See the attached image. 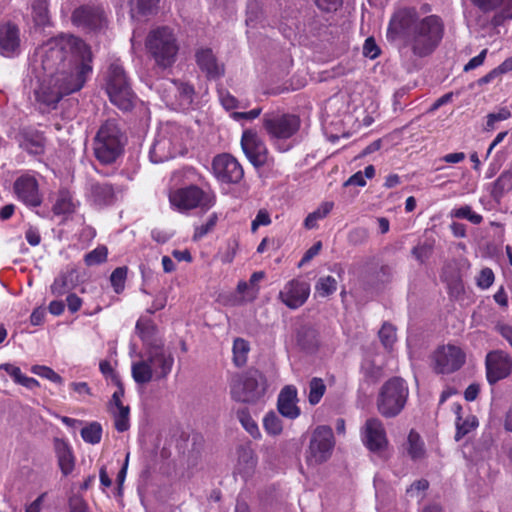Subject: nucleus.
Returning a JSON list of instances; mask_svg holds the SVG:
<instances>
[{
    "label": "nucleus",
    "instance_id": "nucleus-1",
    "mask_svg": "<svg viewBox=\"0 0 512 512\" xmlns=\"http://www.w3.org/2000/svg\"><path fill=\"white\" fill-rule=\"evenodd\" d=\"M92 56L84 41L75 36L55 39L45 45L42 69L46 77L35 91L36 100L46 109H55L63 96L80 90L91 71Z\"/></svg>",
    "mask_w": 512,
    "mask_h": 512
},
{
    "label": "nucleus",
    "instance_id": "nucleus-2",
    "mask_svg": "<svg viewBox=\"0 0 512 512\" xmlns=\"http://www.w3.org/2000/svg\"><path fill=\"white\" fill-rule=\"evenodd\" d=\"M444 35V23L437 15L421 18L415 8H401L392 15L387 37L400 40L418 57L430 55Z\"/></svg>",
    "mask_w": 512,
    "mask_h": 512
},
{
    "label": "nucleus",
    "instance_id": "nucleus-3",
    "mask_svg": "<svg viewBox=\"0 0 512 512\" xmlns=\"http://www.w3.org/2000/svg\"><path fill=\"white\" fill-rule=\"evenodd\" d=\"M145 48L158 67L167 69L176 62L180 45L174 31L161 26L148 33Z\"/></svg>",
    "mask_w": 512,
    "mask_h": 512
},
{
    "label": "nucleus",
    "instance_id": "nucleus-4",
    "mask_svg": "<svg viewBox=\"0 0 512 512\" xmlns=\"http://www.w3.org/2000/svg\"><path fill=\"white\" fill-rule=\"evenodd\" d=\"M126 137L114 120H107L94 138V154L103 164H111L122 154Z\"/></svg>",
    "mask_w": 512,
    "mask_h": 512
},
{
    "label": "nucleus",
    "instance_id": "nucleus-5",
    "mask_svg": "<svg viewBox=\"0 0 512 512\" xmlns=\"http://www.w3.org/2000/svg\"><path fill=\"white\" fill-rule=\"evenodd\" d=\"M267 390L266 376L257 369H248L233 379L231 397L237 402L256 404L264 398Z\"/></svg>",
    "mask_w": 512,
    "mask_h": 512
},
{
    "label": "nucleus",
    "instance_id": "nucleus-6",
    "mask_svg": "<svg viewBox=\"0 0 512 512\" xmlns=\"http://www.w3.org/2000/svg\"><path fill=\"white\" fill-rule=\"evenodd\" d=\"M409 395L408 386L400 377H392L380 388L376 405L384 418H394L404 409Z\"/></svg>",
    "mask_w": 512,
    "mask_h": 512
},
{
    "label": "nucleus",
    "instance_id": "nucleus-7",
    "mask_svg": "<svg viewBox=\"0 0 512 512\" xmlns=\"http://www.w3.org/2000/svg\"><path fill=\"white\" fill-rule=\"evenodd\" d=\"M106 91L110 101L123 111H129L134 105V93L124 68L117 62L109 66L106 81Z\"/></svg>",
    "mask_w": 512,
    "mask_h": 512
},
{
    "label": "nucleus",
    "instance_id": "nucleus-8",
    "mask_svg": "<svg viewBox=\"0 0 512 512\" xmlns=\"http://www.w3.org/2000/svg\"><path fill=\"white\" fill-rule=\"evenodd\" d=\"M301 120L295 114L268 113L263 117V127L271 139L286 140L300 129Z\"/></svg>",
    "mask_w": 512,
    "mask_h": 512
},
{
    "label": "nucleus",
    "instance_id": "nucleus-9",
    "mask_svg": "<svg viewBox=\"0 0 512 512\" xmlns=\"http://www.w3.org/2000/svg\"><path fill=\"white\" fill-rule=\"evenodd\" d=\"M334 447L333 431L328 426L317 427L311 437L306 460L310 465H318L328 460Z\"/></svg>",
    "mask_w": 512,
    "mask_h": 512
},
{
    "label": "nucleus",
    "instance_id": "nucleus-10",
    "mask_svg": "<svg viewBox=\"0 0 512 512\" xmlns=\"http://www.w3.org/2000/svg\"><path fill=\"white\" fill-rule=\"evenodd\" d=\"M169 199L171 204L179 210H190L198 206L209 208L214 204L212 197L194 185L172 192Z\"/></svg>",
    "mask_w": 512,
    "mask_h": 512
},
{
    "label": "nucleus",
    "instance_id": "nucleus-11",
    "mask_svg": "<svg viewBox=\"0 0 512 512\" xmlns=\"http://www.w3.org/2000/svg\"><path fill=\"white\" fill-rule=\"evenodd\" d=\"M437 373L450 374L459 370L465 363V353L455 345L440 346L433 355Z\"/></svg>",
    "mask_w": 512,
    "mask_h": 512
},
{
    "label": "nucleus",
    "instance_id": "nucleus-12",
    "mask_svg": "<svg viewBox=\"0 0 512 512\" xmlns=\"http://www.w3.org/2000/svg\"><path fill=\"white\" fill-rule=\"evenodd\" d=\"M486 378L490 385L509 377L512 373V358L502 350H493L485 358Z\"/></svg>",
    "mask_w": 512,
    "mask_h": 512
},
{
    "label": "nucleus",
    "instance_id": "nucleus-13",
    "mask_svg": "<svg viewBox=\"0 0 512 512\" xmlns=\"http://www.w3.org/2000/svg\"><path fill=\"white\" fill-rule=\"evenodd\" d=\"M212 169L215 177L224 183H238L244 176L241 164L230 154L214 157Z\"/></svg>",
    "mask_w": 512,
    "mask_h": 512
},
{
    "label": "nucleus",
    "instance_id": "nucleus-14",
    "mask_svg": "<svg viewBox=\"0 0 512 512\" xmlns=\"http://www.w3.org/2000/svg\"><path fill=\"white\" fill-rule=\"evenodd\" d=\"M72 22L78 27L100 31L107 26L104 10L99 6L84 5L74 10Z\"/></svg>",
    "mask_w": 512,
    "mask_h": 512
},
{
    "label": "nucleus",
    "instance_id": "nucleus-15",
    "mask_svg": "<svg viewBox=\"0 0 512 512\" xmlns=\"http://www.w3.org/2000/svg\"><path fill=\"white\" fill-rule=\"evenodd\" d=\"M241 147L247 159L254 167H262L267 162V147L255 131L245 130L243 132Z\"/></svg>",
    "mask_w": 512,
    "mask_h": 512
},
{
    "label": "nucleus",
    "instance_id": "nucleus-16",
    "mask_svg": "<svg viewBox=\"0 0 512 512\" xmlns=\"http://www.w3.org/2000/svg\"><path fill=\"white\" fill-rule=\"evenodd\" d=\"M364 445L372 452H381L388 445L386 431L378 418H369L362 427Z\"/></svg>",
    "mask_w": 512,
    "mask_h": 512
},
{
    "label": "nucleus",
    "instance_id": "nucleus-17",
    "mask_svg": "<svg viewBox=\"0 0 512 512\" xmlns=\"http://www.w3.org/2000/svg\"><path fill=\"white\" fill-rule=\"evenodd\" d=\"M482 13L495 12L491 19L494 27L502 26L505 21L512 20V0H469Z\"/></svg>",
    "mask_w": 512,
    "mask_h": 512
},
{
    "label": "nucleus",
    "instance_id": "nucleus-18",
    "mask_svg": "<svg viewBox=\"0 0 512 512\" xmlns=\"http://www.w3.org/2000/svg\"><path fill=\"white\" fill-rule=\"evenodd\" d=\"M310 295V285L305 281L292 279L279 292V299L290 309L304 305Z\"/></svg>",
    "mask_w": 512,
    "mask_h": 512
},
{
    "label": "nucleus",
    "instance_id": "nucleus-19",
    "mask_svg": "<svg viewBox=\"0 0 512 512\" xmlns=\"http://www.w3.org/2000/svg\"><path fill=\"white\" fill-rule=\"evenodd\" d=\"M147 360L152 366L156 380L165 379L172 370L174 357L164 349L163 343H155L147 350Z\"/></svg>",
    "mask_w": 512,
    "mask_h": 512
},
{
    "label": "nucleus",
    "instance_id": "nucleus-20",
    "mask_svg": "<svg viewBox=\"0 0 512 512\" xmlns=\"http://www.w3.org/2000/svg\"><path fill=\"white\" fill-rule=\"evenodd\" d=\"M14 191L19 200L30 207H38L42 203L37 180L29 175L19 177L14 183Z\"/></svg>",
    "mask_w": 512,
    "mask_h": 512
},
{
    "label": "nucleus",
    "instance_id": "nucleus-21",
    "mask_svg": "<svg viewBox=\"0 0 512 512\" xmlns=\"http://www.w3.org/2000/svg\"><path fill=\"white\" fill-rule=\"evenodd\" d=\"M195 61L208 79H219L225 73L224 64L218 62L211 48H198L195 52Z\"/></svg>",
    "mask_w": 512,
    "mask_h": 512
},
{
    "label": "nucleus",
    "instance_id": "nucleus-22",
    "mask_svg": "<svg viewBox=\"0 0 512 512\" xmlns=\"http://www.w3.org/2000/svg\"><path fill=\"white\" fill-rule=\"evenodd\" d=\"M297 389L293 385L285 386L279 393L277 408L279 413L289 419H295L300 415L297 406Z\"/></svg>",
    "mask_w": 512,
    "mask_h": 512
},
{
    "label": "nucleus",
    "instance_id": "nucleus-23",
    "mask_svg": "<svg viewBox=\"0 0 512 512\" xmlns=\"http://www.w3.org/2000/svg\"><path fill=\"white\" fill-rule=\"evenodd\" d=\"M440 278L447 284L449 293L458 296L464 291L461 271L455 259L448 260L442 267Z\"/></svg>",
    "mask_w": 512,
    "mask_h": 512
},
{
    "label": "nucleus",
    "instance_id": "nucleus-24",
    "mask_svg": "<svg viewBox=\"0 0 512 512\" xmlns=\"http://www.w3.org/2000/svg\"><path fill=\"white\" fill-rule=\"evenodd\" d=\"M20 38L17 26L6 23L0 25V54L6 57L13 56L19 51Z\"/></svg>",
    "mask_w": 512,
    "mask_h": 512
},
{
    "label": "nucleus",
    "instance_id": "nucleus-25",
    "mask_svg": "<svg viewBox=\"0 0 512 512\" xmlns=\"http://www.w3.org/2000/svg\"><path fill=\"white\" fill-rule=\"evenodd\" d=\"M53 446L62 474L64 476L69 475L75 467V458L71 447L61 438H54Z\"/></svg>",
    "mask_w": 512,
    "mask_h": 512
},
{
    "label": "nucleus",
    "instance_id": "nucleus-26",
    "mask_svg": "<svg viewBox=\"0 0 512 512\" xmlns=\"http://www.w3.org/2000/svg\"><path fill=\"white\" fill-rule=\"evenodd\" d=\"M257 460L254 451L249 447H240L238 449V462L235 467V473L243 479L251 477L255 471Z\"/></svg>",
    "mask_w": 512,
    "mask_h": 512
},
{
    "label": "nucleus",
    "instance_id": "nucleus-27",
    "mask_svg": "<svg viewBox=\"0 0 512 512\" xmlns=\"http://www.w3.org/2000/svg\"><path fill=\"white\" fill-rule=\"evenodd\" d=\"M453 409H454V413L457 416L455 440L459 441L465 435H467L469 432H471L473 429H475L478 426V420H477L476 416L471 415L462 421V417H461L462 407L460 404H455Z\"/></svg>",
    "mask_w": 512,
    "mask_h": 512
},
{
    "label": "nucleus",
    "instance_id": "nucleus-28",
    "mask_svg": "<svg viewBox=\"0 0 512 512\" xmlns=\"http://www.w3.org/2000/svg\"><path fill=\"white\" fill-rule=\"evenodd\" d=\"M91 195L99 205H109L115 200V190L109 183H93L91 185Z\"/></svg>",
    "mask_w": 512,
    "mask_h": 512
},
{
    "label": "nucleus",
    "instance_id": "nucleus-29",
    "mask_svg": "<svg viewBox=\"0 0 512 512\" xmlns=\"http://www.w3.org/2000/svg\"><path fill=\"white\" fill-rule=\"evenodd\" d=\"M159 0H129L132 18L148 17L156 14Z\"/></svg>",
    "mask_w": 512,
    "mask_h": 512
},
{
    "label": "nucleus",
    "instance_id": "nucleus-30",
    "mask_svg": "<svg viewBox=\"0 0 512 512\" xmlns=\"http://www.w3.org/2000/svg\"><path fill=\"white\" fill-rule=\"evenodd\" d=\"M297 343L305 351L312 352L318 347V333L310 326H302L297 332Z\"/></svg>",
    "mask_w": 512,
    "mask_h": 512
},
{
    "label": "nucleus",
    "instance_id": "nucleus-31",
    "mask_svg": "<svg viewBox=\"0 0 512 512\" xmlns=\"http://www.w3.org/2000/svg\"><path fill=\"white\" fill-rule=\"evenodd\" d=\"M512 190V170H506L493 183L491 189V196L494 200L500 201V199L507 192Z\"/></svg>",
    "mask_w": 512,
    "mask_h": 512
},
{
    "label": "nucleus",
    "instance_id": "nucleus-32",
    "mask_svg": "<svg viewBox=\"0 0 512 512\" xmlns=\"http://www.w3.org/2000/svg\"><path fill=\"white\" fill-rule=\"evenodd\" d=\"M136 330L141 339L150 347L155 343H162L156 338L157 328L151 320L139 319L136 323Z\"/></svg>",
    "mask_w": 512,
    "mask_h": 512
},
{
    "label": "nucleus",
    "instance_id": "nucleus-33",
    "mask_svg": "<svg viewBox=\"0 0 512 512\" xmlns=\"http://www.w3.org/2000/svg\"><path fill=\"white\" fill-rule=\"evenodd\" d=\"M132 377L134 381L138 384H146L150 382L153 379V377L155 378L152 366L150 365L147 358L133 363Z\"/></svg>",
    "mask_w": 512,
    "mask_h": 512
},
{
    "label": "nucleus",
    "instance_id": "nucleus-34",
    "mask_svg": "<svg viewBox=\"0 0 512 512\" xmlns=\"http://www.w3.org/2000/svg\"><path fill=\"white\" fill-rule=\"evenodd\" d=\"M73 273L60 274L51 285V293L55 296H62L74 288Z\"/></svg>",
    "mask_w": 512,
    "mask_h": 512
},
{
    "label": "nucleus",
    "instance_id": "nucleus-35",
    "mask_svg": "<svg viewBox=\"0 0 512 512\" xmlns=\"http://www.w3.org/2000/svg\"><path fill=\"white\" fill-rule=\"evenodd\" d=\"M407 443V452L413 460H418L424 457V443L417 432H415L414 430H411L409 432Z\"/></svg>",
    "mask_w": 512,
    "mask_h": 512
},
{
    "label": "nucleus",
    "instance_id": "nucleus-36",
    "mask_svg": "<svg viewBox=\"0 0 512 512\" xmlns=\"http://www.w3.org/2000/svg\"><path fill=\"white\" fill-rule=\"evenodd\" d=\"M435 241L426 240L419 242L411 250L412 256L416 259L419 264H425L434 252Z\"/></svg>",
    "mask_w": 512,
    "mask_h": 512
},
{
    "label": "nucleus",
    "instance_id": "nucleus-37",
    "mask_svg": "<svg viewBox=\"0 0 512 512\" xmlns=\"http://www.w3.org/2000/svg\"><path fill=\"white\" fill-rule=\"evenodd\" d=\"M250 346L248 341L243 338H236L233 343V362L237 367L246 364Z\"/></svg>",
    "mask_w": 512,
    "mask_h": 512
},
{
    "label": "nucleus",
    "instance_id": "nucleus-38",
    "mask_svg": "<svg viewBox=\"0 0 512 512\" xmlns=\"http://www.w3.org/2000/svg\"><path fill=\"white\" fill-rule=\"evenodd\" d=\"M333 202L322 203L315 211L309 213L304 221V226L307 229L317 227V221L324 219L333 209Z\"/></svg>",
    "mask_w": 512,
    "mask_h": 512
},
{
    "label": "nucleus",
    "instance_id": "nucleus-39",
    "mask_svg": "<svg viewBox=\"0 0 512 512\" xmlns=\"http://www.w3.org/2000/svg\"><path fill=\"white\" fill-rule=\"evenodd\" d=\"M171 83L175 86L178 92L180 106L189 107L193 102V96L195 93L193 86L179 80H172Z\"/></svg>",
    "mask_w": 512,
    "mask_h": 512
},
{
    "label": "nucleus",
    "instance_id": "nucleus-40",
    "mask_svg": "<svg viewBox=\"0 0 512 512\" xmlns=\"http://www.w3.org/2000/svg\"><path fill=\"white\" fill-rule=\"evenodd\" d=\"M337 284L333 276H322L315 284V291L320 297H328L337 290Z\"/></svg>",
    "mask_w": 512,
    "mask_h": 512
},
{
    "label": "nucleus",
    "instance_id": "nucleus-41",
    "mask_svg": "<svg viewBox=\"0 0 512 512\" xmlns=\"http://www.w3.org/2000/svg\"><path fill=\"white\" fill-rule=\"evenodd\" d=\"M326 392V385L323 379L313 377L309 382L308 401L311 405H316Z\"/></svg>",
    "mask_w": 512,
    "mask_h": 512
},
{
    "label": "nucleus",
    "instance_id": "nucleus-42",
    "mask_svg": "<svg viewBox=\"0 0 512 512\" xmlns=\"http://www.w3.org/2000/svg\"><path fill=\"white\" fill-rule=\"evenodd\" d=\"M114 416V425L118 432L127 431L130 427L129 424V406L116 407L115 411H112Z\"/></svg>",
    "mask_w": 512,
    "mask_h": 512
},
{
    "label": "nucleus",
    "instance_id": "nucleus-43",
    "mask_svg": "<svg viewBox=\"0 0 512 512\" xmlns=\"http://www.w3.org/2000/svg\"><path fill=\"white\" fill-rule=\"evenodd\" d=\"M237 418L244 427V429L253 437H260V431L256 422L251 417L247 409H240L237 411Z\"/></svg>",
    "mask_w": 512,
    "mask_h": 512
},
{
    "label": "nucleus",
    "instance_id": "nucleus-44",
    "mask_svg": "<svg viewBox=\"0 0 512 512\" xmlns=\"http://www.w3.org/2000/svg\"><path fill=\"white\" fill-rule=\"evenodd\" d=\"M81 437L90 444H98L102 437V427L98 422H92L81 430Z\"/></svg>",
    "mask_w": 512,
    "mask_h": 512
},
{
    "label": "nucleus",
    "instance_id": "nucleus-45",
    "mask_svg": "<svg viewBox=\"0 0 512 512\" xmlns=\"http://www.w3.org/2000/svg\"><path fill=\"white\" fill-rule=\"evenodd\" d=\"M32 10L36 24L46 25L49 22V11L46 0H35L32 4Z\"/></svg>",
    "mask_w": 512,
    "mask_h": 512
},
{
    "label": "nucleus",
    "instance_id": "nucleus-46",
    "mask_svg": "<svg viewBox=\"0 0 512 512\" xmlns=\"http://www.w3.org/2000/svg\"><path fill=\"white\" fill-rule=\"evenodd\" d=\"M451 217L458 219H467L468 221L475 225L480 224L483 220V217L480 214L473 212L472 208L469 205H465L460 208L452 210Z\"/></svg>",
    "mask_w": 512,
    "mask_h": 512
},
{
    "label": "nucleus",
    "instance_id": "nucleus-47",
    "mask_svg": "<svg viewBox=\"0 0 512 512\" xmlns=\"http://www.w3.org/2000/svg\"><path fill=\"white\" fill-rule=\"evenodd\" d=\"M127 273L128 269L125 266L117 267L111 273L110 282L115 293L120 294L124 290Z\"/></svg>",
    "mask_w": 512,
    "mask_h": 512
},
{
    "label": "nucleus",
    "instance_id": "nucleus-48",
    "mask_svg": "<svg viewBox=\"0 0 512 512\" xmlns=\"http://www.w3.org/2000/svg\"><path fill=\"white\" fill-rule=\"evenodd\" d=\"M263 425L268 434L278 435L282 432V421L275 412H269L263 420Z\"/></svg>",
    "mask_w": 512,
    "mask_h": 512
},
{
    "label": "nucleus",
    "instance_id": "nucleus-49",
    "mask_svg": "<svg viewBox=\"0 0 512 512\" xmlns=\"http://www.w3.org/2000/svg\"><path fill=\"white\" fill-rule=\"evenodd\" d=\"M31 372L42 378L48 379L53 383L62 384V377L56 373L52 368L44 365H34L31 367Z\"/></svg>",
    "mask_w": 512,
    "mask_h": 512
},
{
    "label": "nucleus",
    "instance_id": "nucleus-50",
    "mask_svg": "<svg viewBox=\"0 0 512 512\" xmlns=\"http://www.w3.org/2000/svg\"><path fill=\"white\" fill-rule=\"evenodd\" d=\"M381 343L386 349H391L396 341V329L391 324H383L379 333Z\"/></svg>",
    "mask_w": 512,
    "mask_h": 512
},
{
    "label": "nucleus",
    "instance_id": "nucleus-51",
    "mask_svg": "<svg viewBox=\"0 0 512 512\" xmlns=\"http://www.w3.org/2000/svg\"><path fill=\"white\" fill-rule=\"evenodd\" d=\"M364 378L368 382L375 383L382 377V369L372 361H366L362 365Z\"/></svg>",
    "mask_w": 512,
    "mask_h": 512
},
{
    "label": "nucleus",
    "instance_id": "nucleus-52",
    "mask_svg": "<svg viewBox=\"0 0 512 512\" xmlns=\"http://www.w3.org/2000/svg\"><path fill=\"white\" fill-rule=\"evenodd\" d=\"M107 249L104 246L97 247L85 255V263L87 266H94L101 264L107 259Z\"/></svg>",
    "mask_w": 512,
    "mask_h": 512
},
{
    "label": "nucleus",
    "instance_id": "nucleus-53",
    "mask_svg": "<svg viewBox=\"0 0 512 512\" xmlns=\"http://www.w3.org/2000/svg\"><path fill=\"white\" fill-rule=\"evenodd\" d=\"M68 512H91L86 500L80 494L68 498Z\"/></svg>",
    "mask_w": 512,
    "mask_h": 512
},
{
    "label": "nucleus",
    "instance_id": "nucleus-54",
    "mask_svg": "<svg viewBox=\"0 0 512 512\" xmlns=\"http://www.w3.org/2000/svg\"><path fill=\"white\" fill-rule=\"evenodd\" d=\"M495 280L494 272L491 268L485 267L480 272L476 278V284L480 289H488L492 286Z\"/></svg>",
    "mask_w": 512,
    "mask_h": 512
},
{
    "label": "nucleus",
    "instance_id": "nucleus-55",
    "mask_svg": "<svg viewBox=\"0 0 512 512\" xmlns=\"http://www.w3.org/2000/svg\"><path fill=\"white\" fill-rule=\"evenodd\" d=\"M217 220H218L217 215L215 213L212 214L205 224H202L201 226L196 227L193 239L199 240L202 237H204L206 234H208L210 231H212L217 223Z\"/></svg>",
    "mask_w": 512,
    "mask_h": 512
},
{
    "label": "nucleus",
    "instance_id": "nucleus-56",
    "mask_svg": "<svg viewBox=\"0 0 512 512\" xmlns=\"http://www.w3.org/2000/svg\"><path fill=\"white\" fill-rule=\"evenodd\" d=\"M380 49L377 46L373 37H368L363 45V55L370 59H375L379 56Z\"/></svg>",
    "mask_w": 512,
    "mask_h": 512
},
{
    "label": "nucleus",
    "instance_id": "nucleus-57",
    "mask_svg": "<svg viewBox=\"0 0 512 512\" xmlns=\"http://www.w3.org/2000/svg\"><path fill=\"white\" fill-rule=\"evenodd\" d=\"M368 238V231L365 228H355L348 234V241L353 245H360Z\"/></svg>",
    "mask_w": 512,
    "mask_h": 512
},
{
    "label": "nucleus",
    "instance_id": "nucleus-58",
    "mask_svg": "<svg viewBox=\"0 0 512 512\" xmlns=\"http://www.w3.org/2000/svg\"><path fill=\"white\" fill-rule=\"evenodd\" d=\"M315 2L320 10L333 12L342 6L343 0H315Z\"/></svg>",
    "mask_w": 512,
    "mask_h": 512
},
{
    "label": "nucleus",
    "instance_id": "nucleus-59",
    "mask_svg": "<svg viewBox=\"0 0 512 512\" xmlns=\"http://www.w3.org/2000/svg\"><path fill=\"white\" fill-rule=\"evenodd\" d=\"M260 12V4L257 0H250L247 5V19L246 23L248 25L252 24L254 21L258 19V15Z\"/></svg>",
    "mask_w": 512,
    "mask_h": 512
},
{
    "label": "nucleus",
    "instance_id": "nucleus-60",
    "mask_svg": "<svg viewBox=\"0 0 512 512\" xmlns=\"http://www.w3.org/2000/svg\"><path fill=\"white\" fill-rule=\"evenodd\" d=\"M265 277V273L263 271L254 272L250 279L249 285L251 290L250 300H254L258 294L259 288L257 287V283Z\"/></svg>",
    "mask_w": 512,
    "mask_h": 512
},
{
    "label": "nucleus",
    "instance_id": "nucleus-61",
    "mask_svg": "<svg viewBox=\"0 0 512 512\" xmlns=\"http://www.w3.org/2000/svg\"><path fill=\"white\" fill-rule=\"evenodd\" d=\"M72 204L65 198L58 199L53 206V212L57 215L72 212Z\"/></svg>",
    "mask_w": 512,
    "mask_h": 512
},
{
    "label": "nucleus",
    "instance_id": "nucleus-62",
    "mask_svg": "<svg viewBox=\"0 0 512 512\" xmlns=\"http://www.w3.org/2000/svg\"><path fill=\"white\" fill-rule=\"evenodd\" d=\"M321 248H322L321 241H318L315 244H313L303 255V257L299 263V266H302V265L308 263L309 261H311L320 252Z\"/></svg>",
    "mask_w": 512,
    "mask_h": 512
},
{
    "label": "nucleus",
    "instance_id": "nucleus-63",
    "mask_svg": "<svg viewBox=\"0 0 512 512\" xmlns=\"http://www.w3.org/2000/svg\"><path fill=\"white\" fill-rule=\"evenodd\" d=\"M167 303V296L165 293H160L156 296L153 301V304L150 308H147V312L150 314L155 313L156 311L162 310Z\"/></svg>",
    "mask_w": 512,
    "mask_h": 512
},
{
    "label": "nucleus",
    "instance_id": "nucleus-64",
    "mask_svg": "<svg viewBox=\"0 0 512 512\" xmlns=\"http://www.w3.org/2000/svg\"><path fill=\"white\" fill-rule=\"evenodd\" d=\"M487 55V49H483L479 55L471 58L469 62L464 66V71H470L483 64Z\"/></svg>",
    "mask_w": 512,
    "mask_h": 512
}]
</instances>
